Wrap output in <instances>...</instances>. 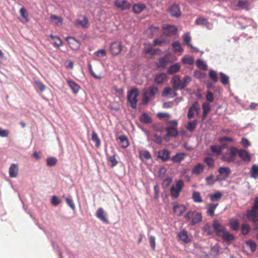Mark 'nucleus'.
Listing matches in <instances>:
<instances>
[{
  "mask_svg": "<svg viewBox=\"0 0 258 258\" xmlns=\"http://www.w3.org/2000/svg\"><path fill=\"white\" fill-rule=\"evenodd\" d=\"M94 54L98 57H104L106 55V52L104 49H101L95 52Z\"/></svg>",
  "mask_w": 258,
  "mask_h": 258,
  "instance_id": "61",
  "label": "nucleus"
},
{
  "mask_svg": "<svg viewBox=\"0 0 258 258\" xmlns=\"http://www.w3.org/2000/svg\"><path fill=\"white\" fill-rule=\"evenodd\" d=\"M96 216L101 221L105 223H108V221L106 218L104 214V211L102 208H99L96 213Z\"/></svg>",
  "mask_w": 258,
  "mask_h": 258,
  "instance_id": "27",
  "label": "nucleus"
},
{
  "mask_svg": "<svg viewBox=\"0 0 258 258\" xmlns=\"http://www.w3.org/2000/svg\"><path fill=\"white\" fill-rule=\"evenodd\" d=\"M146 9L144 4H135L133 6V11L136 14H139Z\"/></svg>",
  "mask_w": 258,
  "mask_h": 258,
  "instance_id": "26",
  "label": "nucleus"
},
{
  "mask_svg": "<svg viewBox=\"0 0 258 258\" xmlns=\"http://www.w3.org/2000/svg\"><path fill=\"white\" fill-rule=\"evenodd\" d=\"M246 246L250 248L251 252H254L256 250L257 245L256 243H245Z\"/></svg>",
  "mask_w": 258,
  "mask_h": 258,
  "instance_id": "59",
  "label": "nucleus"
},
{
  "mask_svg": "<svg viewBox=\"0 0 258 258\" xmlns=\"http://www.w3.org/2000/svg\"><path fill=\"white\" fill-rule=\"evenodd\" d=\"M118 139L119 140V143L120 144L121 147L123 148H127L128 145V141L126 136L124 135H120Z\"/></svg>",
  "mask_w": 258,
  "mask_h": 258,
  "instance_id": "31",
  "label": "nucleus"
},
{
  "mask_svg": "<svg viewBox=\"0 0 258 258\" xmlns=\"http://www.w3.org/2000/svg\"><path fill=\"white\" fill-rule=\"evenodd\" d=\"M184 186V183L182 180H179L176 182L175 186L172 185L170 188L171 196L174 198H177Z\"/></svg>",
  "mask_w": 258,
  "mask_h": 258,
  "instance_id": "7",
  "label": "nucleus"
},
{
  "mask_svg": "<svg viewBox=\"0 0 258 258\" xmlns=\"http://www.w3.org/2000/svg\"><path fill=\"white\" fill-rule=\"evenodd\" d=\"M139 96V90L136 88L132 89L127 92V101L130 102L131 107L133 109H136L137 108V104L138 102L137 98Z\"/></svg>",
  "mask_w": 258,
  "mask_h": 258,
  "instance_id": "4",
  "label": "nucleus"
},
{
  "mask_svg": "<svg viewBox=\"0 0 258 258\" xmlns=\"http://www.w3.org/2000/svg\"><path fill=\"white\" fill-rule=\"evenodd\" d=\"M222 253H223L222 248L218 243H216L214 246L211 247L210 253V255L216 256Z\"/></svg>",
  "mask_w": 258,
  "mask_h": 258,
  "instance_id": "23",
  "label": "nucleus"
},
{
  "mask_svg": "<svg viewBox=\"0 0 258 258\" xmlns=\"http://www.w3.org/2000/svg\"><path fill=\"white\" fill-rule=\"evenodd\" d=\"M50 19L51 21L54 22V23L57 25L59 24H61L63 22L62 19L61 17L54 15H51Z\"/></svg>",
  "mask_w": 258,
  "mask_h": 258,
  "instance_id": "49",
  "label": "nucleus"
},
{
  "mask_svg": "<svg viewBox=\"0 0 258 258\" xmlns=\"http://www.w3.org/2000/svg\"><path fill=\"white\" fill-rule=\"evenodd\" d=\"M158 92V89L154 86H151L145 90L143 94L142 102L143 104H147L149 102L154 98L155 94Z\"/></svg>",
  "mask_w": 258,
  "mask_h": 258,
  "instance_id": "3",
  "label": "nucleus"
},
{
  "mask_svg": "<svg viewBox=\"0 0 258 258\" xmlns=\"http://www.w3.org/2000/svg\"><path fill=\"white\" fill-rule=\"evenodd\" d=\"M182 61L184 64L191 65L194 63V58L189 56H185L182 58Z\"/></svg>",
  "mask_w": 258,
  "mask_h": 258,
  "instance_id": "51",
  "label": "nucleus"
},
{
  "mask_svg": "<svg viewBox=\"0 0 258 258\" xmlns=\"http://www.w3.org/2000/svg\"><path fill=\"white\" fill-rule=\"evenodd\" d=\"M181 69V65L179 63H176L171 65L167 69V74L169 75H173L178 72Z\"/></svg>",
  "mask_w": 258,
  "mask_h": 258,
  "instance_id": "21",
  "label": "nucleus"
},
{
  "mask_svg": "<svg viewBox=\"0 0 258 258\" xmlns=\"http://www.w3.org/2000/svg\"><path fill=\"white\" fill-rule=\"evenodd\" d=\"M122 45L120 41H115L110 44V51L113 55H118L121 51Z\"/></svg>",
  "mask_w": 258,
  "mask_h": 258,
  "instance_id": "8",
  "label": "nucleus"
},
{
  "mask_svg": "<svg viewBox=\"0 0 258 258\" xmlns=\"http://www.w3.org/2000/svg\"><path fill=\"white\" fill-rule=\"evenodd\" d=\"M177 59V58L174 55L171 53H168L164 57H162V68L163 64L167 62H173Z\"/></svg>",
  "mask_w": 258,
  "mask_h": 258,
  "instance_id": "28",
  "label": "nucleus"
},
{
  "mask_svg": "<svg viewBox=\"0 0 258 258\" xmlns=\"http://www.w3.org/2000/svg\"><path fill=\"white\" fill-rule=\"evenodd\" d=\"M218 172L220 176L223 177V179L224 180H226L230 174L231 170L229 167H221L218 169Z\"/></svg>",
  "mask_w": 258,
  "mask_h": 258,
  "instance_id": "19",
  "label": "nucleus"
},
{
  "mask_svg": "<svg viewBox=\"0 0 258 258\" xmlns=\"http://www.w3.org/2000/svg\"><path fill=\"white\" fill-rule=\"evenodd\" d=\"M169 12L172 17L175 18L179 17L181 14L179 7L177 4L172 5L169 9Z\"/></svg>",
  "mask_w": 258,
  "mask_h": 258,
  "instance_id": "15",
  "label": "nucleus"
},
{
  "mask_svg": "<svg viewBox=\"0 0 258 258\" xmlns=\"http://www.w3.org/2000/svg\"><path fill=\"white\" fill-rule=\"evenodd\" d=\"M108 161L111 163L110 166L113 167L118 164V161L116 158V155H113L109 157Z\"/></svg>",
  "mask_w": 258,
  "mask_h": 258,
  "instance_id": "56",
  "label": "nucleus"
},
{
  "mask_svg": "<svg viewBox=\"0 0 258 258\" xmlns=\"http://www.w3.org/2000/svg\"><path fill=\"white\" fill-rule=\"evenodd\" d=\"M196 64L198 68L203 71H206L208 69L207 63L201 59H198L196 61Z\"/></svg>",
  "mask_w": 258,
  "mask_h": 258,
  "instance_id": "42",
  "label": "nucleus"
},
{
  "mask_svg": "<svg viewBox=\"0 0 258 258\" xmlns=\"http://www.w3.org/2000/svg\"><path fill=\"white\" fill-rule=\"evenodd\" d=\"M192 199L196 203H202L203 202L201 194L199 191H194L192 195Z\"/></svg>",
  "mask_w": 258,
  "mask_h": 258,
  "instance_id": "43",
  "label": "nucleus"
},
{
  "mask_svg": "<svg viewBox=\"0 0 258 258\" xmlns=\"http://www.w3.org/2000/svg\"><path fill=\"white\" fill-rule=\"evenodd\" d=\"M171 83L175 90L183 89L182 80L179 76L176 75L174 76L171 80Z\"/></svg>",
  "mask_w": 258,
  "mask_h": 258,
  "instance_id": "12",
  "label": "nucleus"
},
{
  "mask_svg": "<svg viewBox=\"0 0 258 258\" xmlns=\"http://www.w3.org/2000/svg\"><path fill=\"white\" fill-rule=\"evenodd\" d=\"M250 176L254 179L258 178V166L256 164L252 166L250 170Z\"/></svg>",
  "mask_w": 258,
  "mask_h": 258,
  "instance_id": "40",
  "label": "nucleus"
},
{
  "mask_svg": "<svg viewBox=\"0 0 258 258\" xmlns=\"http://www.w3.org/2000/svg\"><path fill=\"white\" fill-rule=\"evenodd\" d=\"M92 141L95 143V147L98 148L101 144V141L97 133L93 131L92 133Z\"/></svg>",
  "mask_w": 258,
  "mask_h": 258,
  "instance_id": "37",
  "label": "nucleus"
},
{
  "mask_svg": "<svg viewBox=\"0 0 258 258\" xmlns=\"http://www.w3.org/2000/svg\"><path fill=\"white\" fill-rule=\"evenodd\" d=\"M241 232L243 235L247 234L250 230V227L247 223H243L241 225Z\"/></svg>",
  "mask_w": 258,
  "mask_h": 258,
  "instance_id": "52",
  "label": "nucleus"
},
{
  "mask_svg": "<svg viewBox=\"0 0 258 258\" xmlns=\"http://www.w3.org/2000/svg\"><path fill=\"white\" fill-rule=\"evenodd\" d=\"M230 224L231 228L233 230L237 231L239 229V223L237 220H231L230 222Z\"/></svg>",
  "mask_w": 258,
  "mask_h": 258,
  "instance_id": "55",
  "label": "nucleus"
},
{
  "mask_svg": "<svg viewBox=\"0 0 258 258\" xmlns=\"http://www.w3.org/2000/svg\"><path fill=\"white\" fill-rule=\"evenodd\" d=\"M246 218L254 224L253 229H258V197H256L251 209L246 211Z\"/></svg>",
  "mask_w": 258,
  "mask_h": 258,
  "instance_id": "1",
  "label": "nucleus"
},
{
  "mask_svg": "<svg viewBox=\"0 0 258 258\" xmlns=\"http://www.w3.org/2000/svg\"><path fill=\"white\" fill-rule=\"evenodd\" d=\"M218 206V204H210L207 208V213L211 217L214 215L215 210L217 207Z\"/></svg>",
  "mask_w": 258,
  "mask_h": 258,
  "instance_id": "39",
  "label": "nucleus"
},
{
  "mask_svg": "<svg viewBox=\"0 0 258 258\" xmlns=\"http://www.w3.org/2000/svg\"><path fill=\"white\" fill-rule=\"evenodd\" d=\"M57 162V159L54 157H48L46 159V164L49 167L55 166Z\"/></svg>",
  "mask_w": 258,
  "mask_h": 258,
  "instance_id": "47",
  "label": "nucleus"
},
{
  "mask_svg": "<svg viewBox=\"0 0 258 258\" xmlns=\"http://www.w3.org/2000/svg\"><path fill=\"white\" fill-rule=\"evenodd\" d=\"M67 84L74 94H77L79 92L81 87L77 83L70 79L67 80Z\"/></svg>",
  "mask_w": 258,
  "mask_h": 258,
  "instance_id": "22",
  "label": "nucleus"
},
{
  "mask_svg": "<svg viewBox=\"0 0 258 258\" xmlns=\"http://www.w3.org/2000/svg\"><path fill=\"white\" fill-rule=\"evenodd\" d=\"M222 196V194L220 192H217L213 194L210 195L209 197L211 201L214 202L220 201Z\"/></svg>",
  "mask_w": 258,
  "mask_h": 258,
  "instance_id": "38",
  "label": "nucleus"
},
{
  "mask_svg": "<svg viewBox=\"0 0 258 258\" xmlns=\"http://www.w3.org/2000/svg\"><path fill=\"white\" fill-rule=\"evenodd\" d=\"M186 210V207L182 204L174 203L173 206V211L177 216H181Z\"/></svg>",
  "mask_w": 258,
  "mask_h": 258,
  "instance_id": "18",
  "label": "nucleus"
},
{
  "mask_svg": "<svg viewBox=\"0 0 258 258\" xmlns=\"http://www.w3.org/2000/svg\"><path fill=\"white\" fill-rule=\"evenodd\" d=\"M172 48L175 52H182L183 51L181 45L178 41H175L172 43Z\"/></svg>",
  "mask_w": 258,
  "mask_h": 258,
  "instance_id": "53",
  "label": "nucleus"
},
{
  "mask_svg": "<svg viewBox=\"0 0 258 258\" xmlns=\"http://www.w3.org/2000/svg\"><path fill=\"white\" fill-rule=\"evenodd\" d=\"M237 155L244 162L249 163L251 161V156L250 154L245 150L238 149Z\"/></svg>",
  "mask_w": 258,
  "mask_h": 258,
  "instance_id": "13",
  "label": "nucleus"
},
{
  "mask_svg": "<svg viewBox=\"0 0 258 258\" xmlns=\"http://www.w3.org/2000/svg\"><path fill=\"white\" fill-rule=\"evenodd\" d=\"M172 181V178L171 177H168L163 179L162 181V186L167 187L169 185Z\"/></svg>",
  "mask_w": 258,
  "mask_h": 258,
  "instance_id": "63",
  "label": "nucleus"
},
{
  "mask_svg": "<svg viewBox=\"0 0 258 258\" xmlns=\"http://www.w3.org/2000/svg\"><path fill=\"white\" fill-rule=\"evenodd\" d=\"M177 95L176 93L170 87L165 88L162 91V97L173 98Z\"/></svg>",
  "mask_w": 258,
  "mask_h": 258,
  "instance_id": "20",
  "label": "nucleus"
},
{
  "mask_svg": "<svg viewBox=\"0 0 258 258\" xmlns=\"http://www.w3.org/2000/svg\"><path fill=\"white\" fill-rule=\"evenodd\" d=\"M210 78L213 81L214 83H216L218 81V77L217 73L215 71L211 70L209 73Z\"/></svg>",
  "mask_w": 258,
  "mask_h": 258,
  "instance_id": "46",
  "label": "nucleus"
},
{
  "mask_svg": "<svg viewBox=\"0 0 258 258\" xmlns=\"http://www.w3.org/2000/svg\"><path fill=\"white\" fill-rule=\"evenodd\" d=\"M178 237L180 240L182 241L183 242H187V240L188 239V235L187 233L185 230H182L180 232H179L178 234Z\"/></svg>",
  "mask_w": 258,
  "mask_h": 258,
  "instance_id": "48",
  "label": "nucleus"
},
{
  "mask_svg": "<svg viewBox=\"0 0 258 258\" xmlns=\"http://www.w3.org/2000/svg\"><path fill=\"white\" fill-rule=\"evenodd\" d=\"M114 5L122 11L129 10L132 6L131 4L126 0H116Z\"/></svg>",
  "mask_w": 258,
  "mask_h": 258,
  "instance_id": "11",
  "label": "nucleus"
},
{
  "mask_svg": "<svg viewBox=\"0 0 258 258\" xmlns=\"http://www.w3.org/2000/svg\"><path fill=\"white\" fill-rule=\"evenodd\" d=\"M193 218L192 219L191 222L193 225H195L200 222H201L202 220V216L201 213H197L195 215H194Z\"/></svg>",
  "mask_w": 258,
  "mask_h": 258,
  "instance_id": "45",
  "label": "nucleus"
},
{
  "mask_svg": "<svg viewBox=\"0 0 258 258\" xmlns=\"http://www.w3.org/2000/svg\"><path fill=\"white\" fill-rule=\"evenodd\" d=\"M66 40L68 41L70 47L74 50L78 49L80 48L81 43L79 41L76 40L73 37H67Z\"/></svg>",
  "mask_w": 258,
  "mask_h": 258,
  "instance_id": "16",
  "label": "nucleus"
},
{
  "mask_svg": "<svg viewBox=\"0 0 258 258\" xmlns=\"http://www.w3.org/2000/svg\"><path fill=\"white\" fill-rule=\"evenodd\" d=\"M185 156L183 153H178L171 158V160L174 163H180L184 160Z\"/></svg>",
  "mask_w": 258,
  "mask_h": 258,
  "instance_id": "33",
  "label": "nucleus"
},
{
  "mask_svg": "<svg viewBox=\"0 0 258 258\" xmlns=\"http://www.w3.org/2000/svg\"><path fill=\"white\" fill-rule=\"evenodd\" d=\"M211 150L212 152L217 155L221 154L222 152V148L219 146L213 145L211 146Z\"/></svg>",
  "mask_w": 258,
  "mask_h": 258,
  "instance_id": "50",
  "label": "nucleus"
},
{
  "mask_svg": "<svg viewBox=\"0 0 258 258\" xmlns=\"http://www.w3.org/2000/svg\"><path fill=\"white\" fill-rule=\"evenodd\" d=\"M229 153H226L222 156V160L228 163H233L235 161V157L237 155L238 149L231 147L229 149Z\"/></svg>",
  "mask_w": 258,
  "mask_h": 258,
  "instance_id": "5",
  "label": "nucleus"
},
{
  "mask_svg": "<svg viewBox=\"0 0 258 258\" xmlns=\"http://www.w3.org/2000/svg\"><path fill=\"white\" fill-rule=\"evenodd\" d=\"M20 13L21 15L20 21L23 24L28 22V13L24 7L20 9Z\"/></svg>",
  "mask_w": 258,
  "mask_h": 258,
  "instance_id": "25",
  "label": "nucleus"
},
{
  "mask_svg": "<svg viewBox=\"0 0 258 258\" xmlns=\"http://www.w3.org/2000/svg\"><path fill=\"white\" fill-rule=\"evenodd\" d=\"M219 236L222 237L224 240L226 241H232L233 240L234 238L233 235L230 234L226 230Z\"/></svg>",
  "mask_w": 258,
  "mask_h": 258,
  "instance_id": "36",
  "label": "nucleus"
},
{
  "mask_svg": "<svg viewBox=\"0 0 258 258\" xmlns=\"http://www.w3.org/2000/svg\"><path fill=\"white\" fill-rule=\"evenodd\" d=\"M177 32V28L172 25H166L162 26V35L172 36L176 34Z\"/></svg>",
  "mask_w": 258,
  "mask_h": 258,
  "instance_id": "9",
  "label": "nucleus"
},
{
  "mask_svg": "<svg viewBox=\"0 0 258 258\" xmlns=\"http://www.w3.org/2000/svg\"><path fill=\"white\" fill-rule=\"evenodd\" d=\"M241 144L242 146L246 148L250 145V143L246 138H242L241 141Z\"/></svg>",
  "mask_w": 258,
  "mask_h": 258,
  "instance_id": "64",
  "label": "nucleus"
},
{
  "mask_svg": "<svg viewBox=\"0 0 258 258\" xmlns=\"http://www.w3.org/2000/svg\"><path fill=\"white\" fill-rule=\"evenodd\" d=\"M204 161L206 162L207 165L210 167H213L214 164V161L211 157L205 158L204 159Z\"/></svg>",
  "mask_w": 258,
  "mask_h": 258,
  "instance_id": "62",
  "label": "nucleus"
},
{
  "mask_svg": "<svg viewBox=\"0 0 258 258\" xmlns=\"http://www.w3.org/2000/svg\"><path fill=\"white\" fill-rule=\"evenodd\" d=\"M139 157L142 161H145L150 159L151 158V155L148 151H140Z\"/></svg>",
  "mask_w": 258,
  "mask_h": 258,
  "instance_id": "30",
  "label": "nucleus"
},
{
  "mask_svg": "<svg viewBox=\"0 0 258 258\" xmlns=\"http://www.w3.org/2000/svg\"><path fill=\"white\" fill-rule=\"evenodd\" d=\"M183 38L184 42L185 43V44L186 45L190 46V47L192 49H194L196 51H199V50L197 48L194 47L190 44V40H191V37H190V35L186 33V34H184L183 35Z\"/></svg>",
  "mask_w": 258,
  "mask_h": 258,
  "instance_id": "34",
  "label": "nucleus"
},
{
  "mask_svg": "<svg viewBox=\"0 0 258 258\" xmlns=\"http://www.w3.org/2000/svg\"><path fill=\"white\" fill-rule=\"evenodd\" d=\"M200 110V105L198 101H195L191 107L188 108L187 117L188 119H191L195 116V114H199Z\"/></svg>",
  "mask_w": 258,
  "mask_h": 258,
  "instance_id": "10",
  "label": "nucleus"
},
{
  "mask_svg": "<svg viewBox=\"0 0 258 258\" xmlns=\"http://www.w3.org/2000/svg\"><path fill=\"white\" fill-rule=\"evenodd\" d=\"M213 227L216 234L219 236L226 230L225 227L216 220L213 221Z\"/></svg>",
  "mask_w": 258,
  "mask_h": 258,
  "instance_id": "17",
  "label": "nucleus"
},
{
  "mask_svg": "<svg viewBox=\"0 0 258 258\" xmlns=\"http://www.w3.org/2000/svg\"><path fill=\"white\" fill-rule=\"evenodd\" d=\"M195 24L202 26H207L208 22L207 19L203 17H199L196 20Z\"/></svg>",
  "mask_w": 258,
  "mask_h": 258,
  "instance_id": "54",
  "label": "nucleus"
},
{
  "mask_svg": "<svg viewBox=\"0 0 258 258\" xmlns=\"http://www.w3.org/2000/svg\"><path fill=\"white\" fill-rule=\"evenodd\" d=\"M204 165L202 163H199L196 165L191 170L192 174L199 175L203 171Z\"/></svg>",
  "mask_w": 258,
  "mask_h": 258,
  "instance_id": "32",
  "label": "nucleus"
},
{
  "mask_svg": "<svg viewBox=\"0 0 258 258\" xmlns=\"http://www.w3.org/2000/svg\"><path fill=\"white\" fill-rule=\"evenodd\" d=\"M145 52L146 54L150 55L151 58H153L155 55H160L161 51L159 49H154L152 47H149L145 50Z\"/></svg>",
  "mask_w": 258,
  "mask_h": 258,
  "instance_id": "29",
  "label": "nucleus"
},
{
  "mask_svg": "<svg viewBox=\"0 0 258 258\" xmlns=\"http://www.w3.org/2000/svg\"><path fill=\"white\" fill-rule=\"evenodd\" d=\"M214 175L212 174H210V176L207 177L205 179L206 181V184L209 185H212L215 183V181L213 180Z\"/></svg>",
  "mask_w": 258,
  "mask_h": 258,
  "instance_id": "58",
  "label": "nucleus"
},
{
  "mask_svg": "<svg viewBox=\"0 0 258 258\" xmlns=\"http://www.w3.org/2000/svg\"><path fill=\"white\" fill-rule=\"evenodd\" d=\"M191 81V78L189 76H185L182 80L183 89Z\"/></svg>",
  "mask_w": 258,
  "mask_h": 258,
  "instance_id": "60",
  "label": "nucleus"
},
{
  "mask_svg": "<svg viewBox=\"0 0 258 258\" xmlns=\"http://www.w3.org/2000/svg\"><path fill=\"white\" fill-rule=\"evenodd\" d=\"M170 158V152L167 150H162V161H166Z\"/></svg>",
  "mask_w": 258,
  "mask_h": 258,
  "instance_id": "57",
  "label": "nucleus"
},
{
  "mask_svg": "<svg viewBox=\"0 0 258 258\" xmlns=\"http://www.w3.org/2000/svg\"><path fill=\"white\" fill-rule=\"evenodd\" d=\"M19 172L18 165L13 163L11 165L9 168V175L11 177H16Z\"/></svg>",
  "mask_w": 258,
  "mask_h": 258,
  "instance_id": "24",
  "label": "nucleus"
},
{
  "mask_svg": "<svg viewBox=\"0 0 258 258\" xmlns=\"http://www.w3.org/2000/svg\"><path fill=\"white\" fill-rule=\"evenodd\" d=\"M151 140L158 145L161 144V123H154L153 124L149 135Z\"/></svg>",
  "mask_w": 258,
  "mask_h": 258,
  "instance_id": "2",
  "label": "nucleus"
},
{
  "mask_svg": "<svg viewBox=\"0 0 258 258\" xmlns=\"http://www.w3.org/2000/svg\"><path fill=\"white\" fill-rule=\"evenodd\" d=\"M75 24L77 26H80L83 29H87L90 26L88 18L84 16L79 17L76 20Z\"/></svg>",
  "mask_w": 258,
  "mask_h": 258,
  "instance_id": "14",
  "label": "nucleus"
},
{
  "mask_svg": "<svg viewBox=\"0 0 258 258\" xmlns=\"http://www.w3.org/2000/svg\"><path fill=\"white\" fill-rule=\"evenodd\" d=\"M197 124L198 121L196 119L189 121L187 123L186 128L188 131L192 132L196 129Z\"/></svg>",
  "mask_w": 258,
  "mask_h": 258,
  "instance_id": "41",
  "label": "nucleus"
},
{
  "mask_svg": "<svg viewBox=\"0 0 258 258\" xmlns=\"http://www.w3.org/2000/svg\"><path fill=\"white\" fill-rule=\"evenodd\" d=\"M140 121L144 123H150L152 122L151 117L147 113H143L140 117Z\"/></svg>",
  "mask_w": 258,
  "mask_h": 258,
  "instance_id": "35",
  "label": "nucleus"
},
{
  "mask_svg": "<svg viewBox=\"0 0 258 258\" xmlns=\"http://www.w3.org/2000/svg\"><path fill=\"white\" fill-rule=\"evenodd\" d=\"M219 75L221 83L224 85L228 84L229 82V77L222 72H220Z\"/></svg>",
  "mask_w": 258,
  "mask_h": 258,
  "instance_id": "44",
  "label": "nucleus"
},
{
  "mask_svg": "<svg viewBox=\"0 0 258 258\" xmlns=\"http://www.w3.org/2000/svg\"><path fill=\"white\" fill-rule=\"evenodd\" d=\"M166 124L168 125L166 127L167 135L171 137H176L178 135V132L176 128V126L178 125V121L176 120H173L168 121L166 122Z\"/></svg>",
  "mask_w": 258,
  "mask_h": 258,
  "instance_id": "6",
  "label": "nucleus"
}]
</instances>
